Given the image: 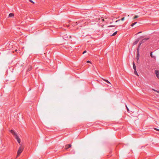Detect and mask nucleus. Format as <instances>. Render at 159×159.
<instances>
[{"label": "nucleus", "mask_w": 159, "mask_h": 159, "mask_svg": "<svg viewBox=\"0 0 159 159\" xmlns=\"http://www.w3.org/2000/svg\"><path fill=\"white\" fill-rule=\"evenodd\" d=\"M71 147V144H68V145H66V149H68V148Z\"/></svg>", "instance_id": "423d86ee"}, {"label": "nucleus", "mask_w": 159, "mask_h": 159, "mask_svg": "<svg viewBox=\"0 0 159 159\" xmlns=\"http://www.w3.org/2000/svg\"><path fill=\"white\" fill-rule=\"evenodd\" d=\"M155 73L157 77L159 79V70H156L155 71Z\"/></svg>", "instance_id": "7ed1b4c3"}, {"label": "nucleus", "mask_w": 159, "mask_h": 159, "mask_svg": "<svg viewBox=\"0 0 159 159\" xmlns=\"http://www.w3.org/2000/svg\"><path fill=\"white\" fill-rule=\"evenodd\" d=\"M133 68L134 70H136V67L135 65L134 62H133Z\"/></svg>", "instance_id": "0eeeda50"}, {"label": "nucleus", "mask_w": 159, "mask_h": 159, "mask_svg": "<svg viewBox=\"0 0 159 159\" xmlns=\"http://www.w3.org/2000/svg\"><path fill=\"white\" fill-rule=\"evenodd\" d=\"M142 33V32H138V33H137V34H136V35H137V34H140V33Z\"/></svg>", "instance_id": "a878e982"}, {"label": "nucleus", "mask_w": 159, "mask_h": 159, "mask_svg": "<svg viewBox=\"0 0 159 159\" xmlns=\"http://www.w3.org/2000/svg\"><path fill=\"white\" fill-rule=\"evenodd\" d=\"M150 55H151V57H152V58H155V57L154 56H153V55H152V52H151V53H150Z\"/></svg>", "instance_id": "f3484780"}, {"label": "nucleus", "mask_w": 159, "mask_h": 159, "mask_svg": "<svg viewBox=\"0 0 159 159\" xmlns=\"http://www.w3.org/2000/svg\"><path fill=\"white\" fill-rule=\"evenodd\" d=\"M76 25H78V23H77V22H76Z\"/></svg>", "instance_id": "c85d7f7f"}, {"label": "nucleus", "mask_w": 159, "mask_h": 159, "mask_svg": "<svg viewBox=\"0 0 159 159\" xmlns=\"http://www.w3.org/2000/svg\"><path fill=\"white\" fill-rule=\"evenodd\" d=\"M117 33V31H116L115 32H114L111 36H115V35H116V34Z\"/></svg>", "instance_id": "2eb2a0df"}, {"label": "nucleus", "mask_w": 159, "mask_h": 159, "mask_svg": "<svg viewBox=\"0 0 159 159\" xmlns=\"http://www.w3.org/2000/svg\"><path fill=\"white\" fill-rule=\"evenodd\" d=\"M134 73L135 75L139 76V75L137 72L136 70H134Z\"/></svg>", "instance_id": "9b49d317"}, {"label": "nucleus", "mask_w": 159, "mask_h": 159, "mask_svg": "<svg viewBox=\"0 0 159 159\" xmlns=\"http://www.w3.org/2000/svg\"><path fill=\"white\" fill-rule=\"evenodd\" d=\"M120 20H116V22H118V21H120Z\"/></svg>", "instance_id": "cd10ccee"}, {"label": "nucleus", "mask_w": 159, "mask_h": 159, "mask_svg": "<svg viewBox=\"0 0 159 159\" xmlns=\"http://www.w3.org/2000/svg\"><path fill=\"white\" fill-rule=\"evenodd\" d=\"M140 45V44H139L137 48V52H138V53H139V48Z\"/></svg>", "instance_id": "ddd939ff"}, {"label": "nucleus", "mask_w": 159, "mask_h": 159, "mask_svg": "<svg viewBox=\"0 0 159 159\" xmlns=\"http://www.w3.org/2000/svg\"><path fill=\"white\" fill-rule=\"evenodd\" d=\"M87 63H91L90 61H87Z\"/></svg>", "instance_id": "bb28decb"}, {"label": "nucleus", "mask_w": 159, "mask_h": 159, "mask_svg": "<svg viewBox=\"0 0 159 159\" xmlns=\"http://www.w3.org/2000/svg\"><path fill=\"white\" fill-rule=\"evenodd\" d=\"M138 41H139L138 40H136V41H135L133 43V44L134 45H135L136 44H137L138 42Z\"/></svg>", "instance_id": "4468645a"}, {"label": "nucleus", "mask_w": 159, "mask_h": 159, "mask_svg": "<svg viewBox=\"0 0 159 159\" xmlns=\"http://www.w3.org/2000/svg\"><path fill=\"white\" fill-rule=\"evenodd\" d=\"M14 16V14L13 13H10L9 15V17H12Z\"/></svg>", "instance_id": "6e6552de"}, {"label": "nucleus", "mask_w": 159, "mask_h": 159, "mask_svg": "<svg viewBox=\"0 0 159 159\" xmlns=\"http://www.w3.org/2000/svg\"><path fill=\"white\" fill-rule=\"evenodd\" d=\"M126 108H127V111H129V108H128V107H127V106H126Z\"/></svg>", "instance_id": "5701e85b"}, {"label": "nucleus", "mask_w": 159, "mask_h": 159, "mask_svg": "<svg viewBox=\"0 0 159 159\" xmlns=\"http://www.w3.org/2000/svg\"><path fill=\"white\" fill-rule=\"evenodd\" d=\"M152 90H154V91L156 92L157 93H159V90L157 91V90H155L154 89H153Z\"/></svg>", "instance_id": "a211bd4d"}, {"label": "nucleus", "mask_w": 159, "mask_h": 159, "mask_svg": "<svg viewBox=\"0 0 159 159\" xmlns=\"http://www.w3.org/2000/svg\"><path fill=\"white\" fill-rule=\"evenodd\" d=\"M138 16H134V19H135L136 18H138Z\"/></svg>", "instance_id": "aec40b11"}, {"label": "nucleus", "mask_w": 159, "mask_h": 159, "mask_svg": "<svg viewBox=\"0 0 159 159\" xmlns=\"http://www.w3.org/2000/svg\"><path fill=\"white\" fill-rule=\"evenodd\" d=\"M148 38H145L143 39L141 42L139 43L140 44V45H141V44L142 43H144L145 41L148 40Z\"/></svg>", "instance_id": "39448f33"}, {"label": "nucleus", "mask_w": 159, "mask_h": 159, "mask_svg": "<svg viewBox=\"0 0 159 159\" xmlns=\"http://www.w3.org/2000/svg\"><path fill=\"white\" fill-rule=\"evenodd\" d=\"M137 23V22H135L133 24H132L131 25V26L132 27H133Z\"/></svg>", "instance_id": "dca6fc26"}, {"label": "nucleus", "mask_w": 159, "mask_h": 159, "mask_svg": "<svg viewBox=\"0 0 159 159\" xmlns=\"http://www.w3.org/2000/svg\"><path fill=\"white\" fill-rule=\"evenodd\" d=\"M29 1L30 2L32 3H34V2L32 0H29Z\"/></svg>", "instance_id": "6ab92c4d"}, {"label": "nucleus", "mask_w": 159, "mask_h": 159, "mask_svg": "<svg viewBox=\"0 0 159 159\" xmlns=\"http://www.w3.org/2000/svg\"><path fill=\"white\" fill-rule=\"evenodd\" d=\"M69 36H68L66 34V35H64V36L63 37V39H65L66 38H68Z\"/></svg>", "instance_id": "9d476101"}, {"label": "nucleus", "mask_w": 159, "mask_h": 159, "mask_svg": "<svg viewBox=\"0 0 159 159\" xmlns=\"http://www.w3.org/2000/svg\"><path fill=\"white\" fill-rule=\"evenodd\" d=\"M10 132L14 136L15 138L16 139L18 143L20 144V139L17 134L13 130H11Z\"/></svg>", "instance_id": "f257e3e1"}, {"label": "nucleus", "mask_w": 159, "mask_h": 159, "mask_svg": "<svg viewBox=\"0 0 159 159\" xmlns=\"http://www.w3.org/2000/svg\"><path fill=\"white\" fill-rule=\"evenodd\" d=\"M69 37H70H70H70V36H69Z\"/></svg>", "instance_id": "c756f323"}, {"label": "nucleus", "mask_w": 159, "mask_h": 159, "mask_svg": "<svg viewBox=\"0 0 159 159\" xmlns=\"http://www.w3.org/2000/svg\"><path fill=\"white\" fill-rule=\"evenodd\" d=\"M32 67L31 66H30L27 70V71H30L32 69Z\"/></svg>", "instance_id": "f8f14e48"}, {"label": "nucleus", "mask_w": 159, "mask_h": 159, "mask_svg": "<svg viewBox=\"0 0 159 159\" xmlns=\"http://www.w3.org/2000/svg\"><path fill=\"white\" fill-rule=\"evenodd\" d=\"M103 79V80H104L107 83L111 84V83L109 82V81H108L107 80H106V79Z\"/></svg>", "instance_id": "1a4fd4ad"}, {"label": "nucleus", "mask_w": 159, "mask_h": 159, "mask_svg": "<svg viewBox=\"0 0 159 159\" xmlns=\"http://www.w3.org/2000/svg\"><path fill=\"white\" fill-rule=\"evenodd\" d=\"M136 59L137 61H138L139 58V53H138V52H136Z\"/></svg>", "instance_id": "20e7f679"}, {"label": "nucleus", "mask_w": 159, "mask_h": 159, "mask_svg": "<svg viewBox=\"0 0 159 159\" xmlns=\"http://www.w3.org/2000/svg\"><path fill=\"white\" fill-rule=\"evenodd\" d=\"M86 52V51H84V52H83V54H84Z\"/></svg>", "instance_id": "b1692460"}, {"label": "nucleus", "mask_w": 159, "mask_h": 159, "mask_svg": "<svg viewBox=\"0 0 159 159\" xmlns=\"http://www.w3.org/2000/svg\"><path fill=\"white\" fill-rule=\"evenodd\" d=\"M154 129L156 130H157V131H159V129H158L157 128H154Z\"/></svg>", "instance_id": "4be33fe9"}, {"label": "nucleus", "mask_w": 159, "mask_h": 159, "mask_svg": "<svg viewBox=\"0 0 159 159\" xmlns=\"http://www.w3.org/2000/svg\"><path fill=\"white\" fill-rule=\"evenodd\" d=\"M114 26H113V25H110V26H108V27H114Z\"/></svg>", "instance_id": "393cba45"}, {"label": "nucleus", "mask_w": 159, "mask_h": 159, "mask_svg": "<svg viewBox=\"0 0 159 159\" xmlns=\"http://www.w3.org/2000/svg\"><path fill=\"white\" fill-rule=\"evenodd\" d=\"M23 149V148L21 147L20 146L19 148L17 151V155L16 156V157H18L21 153L22 152Z\"/></svg>", "instance_id": "f03ea898"}, {"label": "nucleus", "mask_w": 159, "mask_h": 159, "mask_svg": "<svg viewBox=\"0 0 159 159\" xmlns=\"http://www.w3.org/2000/svg\"><path fill=\"white\" fill-rule=\"evenodd\" d=\"M125 19V17H124L123 18H122L121 19V20L122 21H123Z\"/></svg>", "instance_id": "412c9836"}]
</instances>
